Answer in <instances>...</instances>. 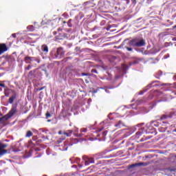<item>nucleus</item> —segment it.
Segmentation results:
<instances>
[{
  "label": "nucleus",
  "mask_w": 176,
  "mask_h": 176,
  "mask_svg": "<svg viewBox=\"0 0 176 176\" xmlns=\"http://www.w3.org/2000/svg\"><path fill=\"white\" fill-rule=\"evenodd\" d=\"M0 87H5V84L0 83Z\"/></svg>",
  "instance_id": "7c9ffc66"
},
{
  "label": "nucleus",
  "mask_w": 176,
  "mask_h": 176,
  "mask_svg": "<svg viewBox=\"0 0 176 176\" xmlns=\"http://www.w3.org/2000/svg\"><path fill=\"white\" fill-rule=\"evenodd\" d=\"M67 58H69V57Z\"/></svg>",
  "instance_id": "3c124183"
},
{
  "label": "nucleus",
  "mask_w": 176,
  "mask_h": 176,
  "mask_svg": "<svg viewBox=\"0 0 176 176\" xmlns=\"http://www.w3.org/2000/svg\"><path fill=\"white\" fill-rule=\"evenodd\" d=\"M133 3H135V0H131Z\"/></svg>",
  "instance_id": "e433bc0d"
},
{
  "label": "nucleus",
  "mask_w": 176,
  "mask_h": 176,
  "mask_svg": "<svg viewBox=\"0 0 176 176\" xmlns=\"http://www.w3.org/2000/svg\"><path fill=\"white\" fill-rule=\"evenodd\" d=\"M175 131H176V129H175Z\"/></svg>",
  "instance_id": "603ef678"
},
{
  "label": "nucleus",
  "mask_w": 176,
  "mask_h": 176,
  "mask_svg": "<svg viewBox=\"0 0 176 176\" xmlns=\"http://www.w3.org/2000/svg\"><path fill=\"white\" fill-rule=\"evenodd\" d=\"M12 38H16V34H12Z\"/></svg>",
  "instance_id": "2f4dec72"
},
{
  "label": "nucleus",
  "mask_w": 176,
  "mask_h": 176,
  "mask_svg": "<svg viewBox=\"0 0 176 176\" xmlns=\"http://www.w3.org/2000/svg\"><path fill=\"white\" fill-rule=\"evenodd\" d=\"M34 143H32V141H31V140L28 142V146H31V145H32Z\"/></svg>",
  "instance_id": "c85d7f7f"
},
{
  "label": "nucleus",
  "mask_w": 176,
  "mask_h": 176,
  "mask_svg": "<svg viewBox=\"0 0 176 176\" xmlns=\"http://www.w3.org/2000/svg\"><path fill=\"white\" fill-rule=\"evenodd\" d=\"M174 116V112H169L166 114L161 116L160 120H166V119L171 118Z\"/></svg>",
  "instance_id": "0eeeda50"
},
{
  "label": "nucleus",
  "mask_w": 176,
  "mask_h": 176,
  "mask_svg": "<svg viewBox=\"0 0 176 176\" xmlns=\"http://www.w3.org/2000/svg\"><path fill=\"white\" fill-rule=\"evenodd\" d=\"M114 126L115 127H116V129H122V127L124 126V124L122 120H120L117 123H116Z\"/></svg>",
  "instance_id": "9b49d317"
},
{
  "label": "nucleus",
  "mask_w": 176,
  "mask_h": 176,
  "mask_svg": "<svg viewBox=\"0 0 176 176\" xmlns=\"http://www.w3.org/2000/svg\"><path fill=\"white\" fill-rule=\"evenodd\" d=\"M86 83H89V81H87V80H85Z\"/></svg>",
  "instance_id": "79ce46f5"
},
{
  "label": "nucleus",
  "mask_w": 176,
  "mask_h": 176,
  "mask_svg": "<svg viewBox=\"0 0 176 176\" xmlns=\"http://www.w3.org/2000/svg\"><path fill=\"white\" fill-rule=\"evenodd\" d=\"M14 113H16V109H12L10 110V111L9 112L8 114L3 116V117L6 120H8L10 119V118H12V116H13V115H14Z\"/></svg>",
  "instance_id": "6e6552de"
},
{
  "label": "nucleus",
  "mask_w": 176,
  "mask_h": 176,
  "mask_svg": "<svg viewBox=\"0 0 176 176\" xmlns=\"http://www.w3.org/2000/svg\"><path fill=\"white\" fill-rule=\"evenodd\" d=\"M125 47L128 50V52H133V48L129 47Z\"/></svg>",
  "instance_id": "cd10ccee"
},
{
  "label": "nucleus",
  "mask_w": 176,
  "mask_h": 176,
  "mask_svg": "<svg viewBox=\"0 0 176 176\" xmlns=\"http://www.w3.org/2000/svg\"><path fill=\"white\" fill-rule=\"evenodd\" d=\"M5 52H8V46L5 43H0V56Z\"/></svg>",
  "instance_id": "1a4fd4ad"
},
{
  "label": "nucleus",
  "mask_w": 176,
  "mask_h": 176,
  "mask_svg": "<svg viewBox=\"0 0 176 176\" xmlns=\"http://www.w3.org/2000/svg\"><path fill=\"white\" fill-rule=\"evenodd\" d=\"M94 93H97V91H94Z\"/></svg>",
  "instance_id": "a18cd8bd"
},
{
  "label": "nucleus",
  "mask_w": 176,
  "mask_h": 176,
  "mask_svg": "<svg viewBox=\"0 0 176 176\" xmlns=\"http://www.w3.org/2000/svg\"><path fill=\"white\" fill-rule=\"evenodd\" d=\"M148 155H146V156H145V158H146V159H148Z\"/></svg>",
  "instance_id": "ea45409f"
},
{
  "label": "nucleus",
  "mask_w": 176,
  "mask_h": 176,
  "mask_svg": "<svg viewBox=\"0 0 176 176\" xmlns=\"http://www.w3.org/2000/svg\"><path fill=\"white\" fill-rule=\"evenodd\" d=\"M14 100H16V95H14L9 98V103L12 104Z\"/></svg>",
  "instance_id": "dca6fc26"
},
{
  "label": "nucleus",
  "mask_w": 176,
  "mask_h": 176,
  "mask_svg": "<svg viewBox=\"0 0 176 176\" xmlns=\"http://www.w3.org/2000/svg\"><path fill=\"white\" fill-rule=\"evenodd\" d=\"M176 93L172 91H170L168 94V98L173 100V98H175Z\"/></svg>",
  "instance_id": "f8f14e48"
},
{
  "label": "nucleus",
  "mask_w": 176,
  "mask_h": 176,
  "mask_svg": "<svg viewBox=\"0 0 176 176\" xmlns=\"http://www.w3.org/2000/svg\"><path fill=\"white\" fill-rule=\"evenodd\" d=\"M62 140H65V138H62Z\"/></svg>",
  "instance_id": "09e8293b"
},
{
  "label": "nucleus",
  "mask_w": 176,
  "mask_h": 176,
  "mask_svg": "<svg viewBox=\"0 0 176 176\" xmlns=\"http://www.w3.org/2000/svg\"><path fill=\"white\" fill-rule=\"evenodd\" d=\"M83 160H85V166H89V164H94V158L89 157H82Z\"/></svg>",
  "instance_id": "423d86ee"
},
{
  "label": "nucleus",
  "mask_w": 176,
  "mask_h": 176,
  "mask_svg": "<svg viewBox=\"0 0 176 176\" xmlns=\"http://www.w3.org/2000/svg\"><path fill=\"white\" fill-rule=\"evenodd\" d=\"M175 157H176V155H175Z\"/></svg>",
  "instance_id": "5fc2aeb1"
},
{
  "label": "nucleus",
  "mask_w": 176,
  "mask_h": 176,
  "mask_svg": "<svg viewBox=\"0 0 176 176\" xmlns=\"http://www.w3.org/2000/svg\"><path fill=\"white\" fill-rule=\"evenodd\" d=\"M74 141H75L76 142H78V139L75 138L74 139Z\"/></svg>",
  "instance_id": "f704fd0d"
},
{
  "label": "nucleus",
  "mask_w": 176,
  "mask_h": 176,
  "mask_svg": "<svg viewBox=\"0 0 176 176\" xmlns=\"http://www.w3.org/2000/svg\"><path fill=\"white\" fill-rule=\"evenodd\" d=\"M43 89H45V87L38 88L37 90H38V91H41L43 90Z\"/></svg>",
  "instance_id": "c756f323"
},
{
  "label": "nucleus",
  "mask_w": 176,
  "mask_h": 176,
  "mask_svg": "<svg viewBox=\"0 0 176 176\" xmlns=\"http://www.w3.org/2000/svg\"><path fill=\"white\" fill-rule=\"evenodd\" d=\"M75 137H83V133H74Z\"/></svg>",
  "instance_id": "5701e85b"
},
{
  "label": "nucleus",
  "mask_w": 176,
  "mask_h": 176,
  "mask_svg": "<svg viewBox=\"0 0 176 176\" xmlns=\"http://www.w3.org/2000/svg\"><path fill=\"white\" fill-rule=\"evenodd\" d=\"M78 131H79V129L74 126L72 129L65 131L63 132V135H65L66 137H71L73 133H78Z\"/></svg>",
  "instance_id": "20e7f679"
},
{
  "label": "nucleus",
  "mask_w": 176,
  "mask_h": 176,
  "mask_svg": "<svg viewBox=\"0 0 176 176\" xmlns=\"http://www.w3.org/2000/svg\"><path fill=\"white\" fill-rule=\"evenodd\" d=\"M155 121H151V124H153V123H155Z\"/></svg>",
  "instance_id": "58836bf2"
},
{
  "label": "nucleus",
  "mask_w": 176,
  "mask_h": 176,
  "mask_svg": "<svg viewBox=\"0 0 176 176\" xmlns=\"http://www.w3.org/2000/svg\"><path fill=\"white\" fill-rule=\"evenodd\" d=\"M140 126H144V123H141V124H138V127H140Z\"/></svg>",
  "instance_id": "72a5a7b5"
},
{
  "label": "nucleus",
  "mask_w": 176,
  "mask_h": 176,
  "mask_svg": "<svg viewBox=\"0 0 176 176\" xmlns=\"http://www.w3.org/2000/svg\"><path fill=\"white\" fill-rule=\"evenodd\" d=\"M142 133H143V132H142V130H139L137 133H136V137H137V138H140V135H142Z\"/></svg>",
  "instance_id": "f3484780"
},
{
  "label": "nucleus",
  "mask_w": 176,
  "mask_h": 176,
  "mask_svg": "<svg viewBox=\"0 0 176 176\" xmlns=\"http://www.w3.org/2000/svg\"><path fill=\"white\" fill-rule=\"evenodd\" d=\"M155 127H159V124H154Z\"/></svg>",
  "instance_id": "c9c22d12"
},
{
  "label": "nucleus",
  "mask_w": 176,
  "mask_h": 176,
  "mask_svg": "<svg viewBox=\"0 0 176 176\" xmlns=\"http://www.w3.org/2000/svg\"><path fill=\"white\" fill-rule=\"evenodd\" d=\"M67 149H68V147H66V148L65 149V151H67Z\"/></svg>",
  "instance_id": "c03bdc74"
},
{
  "label": "nucleus",
  "mask_w": 176,
  "mask_h": 176,
  "mask_svg": "<svg viewBox=\"0 0 176 176\" xmlns=\"http://www.w3.org/2000/svg\"><path fill=\"white\" fill-rule=\"evenodd\" d=\"M5 122H6V120H5L3 116L0 118V127L1 126H2V124H3V123H5Z\"/></svg>",
  "instance_id": "6ab92c4d"
},
{
  "label": "nucleus",
  "mask_w": 176,
  "mask_h": 176,
  "mask_svg": "<svg viewBox=\"0 0 176 176\" xmlns=\"http://www.w3.org/2000/svg\"><path fill=\"white\" fill-rule=\"evenodd\" d=\"M140 94H142V93H141Z\"/></svg>",
  "instance_id": "864d4df0"
},
{
  "label": "nucleus",
  "mask_w": 176,
  "mask_h": 176,
  "mask_svg": "<svg viewBox=\"0 0 176 176\" xmlns=\"http://www.w3.org/2000/svg\"><path fill=\"white\" fill-rule=\"evenodd\" d=\"M161 75H163V72H161Z\"/></svg>",
  "instance_id": "49530a36"
},
{
  "label": "nucleus",
  "mask_w": 176,
  "mask_h": 176,
  "mask_svg": "<svg viewBox=\"0 0 176 176\" xmlns=\"http://www.w3.org/2000/svg\"><path fill=\"white\" fill-rule=\"evenodd\" d=\"M164 85H166V84H162V86H164Z\"/></svg>",
  "instance_id": "de8ad7c7"
},
{
  "label": "nucleus",
  "mask_w": 176,
  "mask_h": 176,
  "mask_svg": "<svg viewBox=\"0 0 176 176\" xmlns=\"http://www.w3.org/2000/svg\"><path fill=\"white\" fill-rule=\"evenodd\" d=\"M128 45L129 46H133V47H142V46H145L146 43L144 39L139 40L135 38L129 41Z\"/></svg>",
  "instance_id": "f257e3e1"
},
{
  "label": "nucleus",
  "mask_w": 176,
  "mask_h": 176,
  "mask_svg": "<svg viewBox=\"0 0 176 176\" xmlns=\"http://www.w3.org/2000/svg\"><path fill=\"white\" fill-rule=\"evenodd\" d=\"M82 76H89L90 74L89 73H82Z\"/></svg>",
  "instance_id": "bb28decb"
},
{
  "label": "nucleus",
  "mask_w": 176,
  "mask_h": 176,
  "mask_svg": "<svg viewBox=\"0 0 176 176\" xmlns=\"http://www.w3.org/2000/svg\"><path fill=\"white\" fill-rule=\"evenodd\" d=\"M41 50L43 53H45V54L49 53V47L45 44L41 46Z\"/></svg>",
  "instance_id": "ddd939ff"
},
{
  "label": "nucleus",
  "mask_w": 176,
  "mask_h": 176,
  "mask_svg": "<svg viewBox=\"0 0 176 176\" xmlns=\"http://www.w3.org/2000/svg\"><path fill=\"white\" fill-rule=\"evenodd\" d=\"M35 72L36 70H32L29 72V76H35Z\"/></svg>",
  "instance_id": "aec40b11"
},
{
  "label": "nucleus",
  "mask_w": 176,
  "mask_h": 176,
  "mask_svg": "<svg viewBox=\"0 0 176 176\" xmlns=\"http://www.w3.org/2000/svg\"><path fill=\"white\" fill-rule=\"evenodd\" d=\"M110 63H113L116 60V56H111L109 58Z\"/></svg>",
  "instance_id": "a211bd4d"
},
{
  "label": "nucleus",
  "mask_w": 176,
  "mask_h": 176,
  "mask_svg": "<svg viewBox=\"0 0 176 176\" xmlns=\"http://www.w3.org/2000/svg\"><path fill=\"white\" fill-rule=\"evenodd\" d=\"M45 116H46V118L47 119V118H50L52 116V114H50V113H49V112H47L45 113Z\"/></svg>",
  "instance_id": "393cba45"
},
{
  "label": "nucleus",
  "mask_w": 176,
  "mask_h": 176,
  "mask_svg": "<svg viewBox=\"0 0 176 176\" xmlns=\"http://www.w3.org/2000/svg\"><path fill=\"white\" fill-rule=\"evenodd\" d=\"M102 130V129H98V131H101Z\"/></svg>",
  "instance_id": "a19ab883"
},
{
  "label": "nucleus",
  "mask_w": 176,
  "mask_h": 176,
  "mask_svg": "<svg viewBox=\"0 0 176 176\" xmlns=\"http://www.w3.org/2000/svg\"><path fill=\"white\" fill-rule=\"evenodd\" d=\"M27 30L32 32V31H35V28L34 27V25H30L27 27Z\"/></svg>",
  "instance_id": "2eb2a0df"
},
{
  "label": "nucleus",
  "mask_w": 176,
  "mask_h": 176,
  "mask_svg": "<svg viewBox=\"0 0 176 176\" xmlns=\"http://www.w3.org/2000/svg\"><path fill=\"white\" fill-rule=\"evenodd\" d=\"M91 72L94 73V74H98V72L97 71V69H93Z\"/></svg>",
  "instance_id": "a878e982"
},
{
  "label": "nucleus",
  "mask_w": 176,
  "mask_h": 176,
  "mask_svg": "<svg viewBox=\"0 0 176 176\" xmlns=\"http://www.w3.org/2000/svg\"><path fill=\"white\" fill-rule=\"evenodd\" d=\"M173 28H176V25L173 27Z\"/></svg>",
  "instance_id": "8fccbe9b"
},
{
  "label": "nucleus",
  "mask_w": 176,
  "mask_h": 176,
  "mask_svg": "<svg viewBox=\"0 0 176 176\" xmlns=\"http://www.w3.org/2000/svg\"><path fill=\"white\" fill-rule=\"evenodd\" d=\"M5 148H8V144L0 143V157L8 153V150H5Z\"/></svg>",
  "instance_id": "39448f33"
},
{
  "label": "nucleus",
  "mask_w": 176,
  "mask_h": 176,
  "mask_svg": "<svg viewBox=\"0 0 176 176\" xmlns=\"http://www.w3.org/2000/svg\"><path fill=\"white\" fill-rule=\"evenodd\" d=\"M32 135H34V133H32V132L31 131H28L26 132L25 138H30L32 137Z\"/></svg>",
  "instance_id": "4468645a"
},
{
  "label": "nucleus",
  "mask_w": 176,
  "mask_h": 176,
  "mask_svg": "<svg viewBox=\"0 0 176 176\" xmlns=\"http://www.w3.org/2000/svg\"><path fill=\"white\" fill-rule=\"evenodd\" d=\"M32 140H33V141H35L36 138H35V137H33V138H32Z\"/></svg>",
  "instance_id": "4c0bfd02"
},
{
  "label": "nucleus",
  "mask_w": 176,
  "mask_h": 176,
  "mask_svg": "<svg viewBox=\"0 0 176 176\" xmlns=\"http://www.w3.org/2000/svg\"><path fill=\"white\" fill-rule=\"evenodd\" d=\"M80 133H87V128H82L80 129Z\"/></svg>",
  "instance_id": "4be33fe9"
},
{
  "label": "nucleus",
  "mask_w": 176,
  "mask_h": 176,
  "mask_svg": "<svg viewBox=\"0 0 176 176\" xmlns=\"http://www.w3.org/2000/svg\"><path fill=\"white\" fill-rule=\"evenodd\" d=\"M148 164H146L144 162H140V163H136V164H133L130 165V168H134V167H140L141 166H147Z\"/></svg>",
  "instance_id": "9d476101"
},
{
  "label": "nucleus",
  "mask_w": 176,
  "mask_h": 176,
  "mask_svg": "<svg viewBox=\"0 0 176 176\" xmlns=\"http://www.w3.org/2000/svg\"><path fill=\"white\" fill-rule=\"evenodd\" d=\"M58 134H59L60 135H61V134H63V131H59L58 132Z\"/></svg>",
  "instance_id": "473e14b6"
},
{
  "label": "nucleus",
  "mask_w": 176,
  "mask_h": 176,
  "mask_svg": "<svg viewBox=\"0 0 176 176\" xmlns=\"http://www.w3.org/2000/svg\"><path fill=\"white\" fill-rule=\"evenodd\" d=\"M47 122H52V120H48Z\"/></svg>",
  "instance_id": "37998d69"
},
{
  "label": "nucleus",
  "mask_w": 176,
  "mask_h": 176,
  "mask_svg": "<svg viewBox=\"0 0 176 176\" xmlns=\"http://www.w3.org/2000/svg\"><path fill=\"white\" fill-rule=\"evenodd\" d=\"M32 67H31V65H28V67H25V69L26 71H30V69H31Z\"/></svg>",
  "instance_id": "b1692460"
},
{
  "label": "nucleus",
  "mask_w": 176,
  "mask_h": 176,
  "mask_svg": "<svg viewBox=\"0 0 176 176\" xmlns=\"http://www.w3.org/2000/svg\"><path fill=\"white\" fill-rule=\"evenodd\" d=\"M24 61L26 64H32L33 61H36L38 64L41 63V60L36 57H31V56H25L24 58Z\"/></svg>",
  "instance_id": "f03ea898"
},
{
  "label": "nucleus",
  "mask_w": 176,
  "mask_h": 176,
  "mask_svg": "<svg viewBox=\"0 0 176 176\" xmlns=\"http://www.w3.org/2000/svg\"><path fill=\"white\" fill-rule=\"evenodd\" d=\"M107 134H108V131H104L102 133V138H103L104 139H105V137L107 136Z\"/></svg>",
  "instance_id": "412c9836"
},
{
  "label": "nucleus",
  "mask_w": 176,
  "mask_h": 176,
  "mask_svg": "<svg viewBox=\"0 0 176 176\" xmlns=\"http://www.w3.org/2000/svg\"><path fill=\"white\" fill-rule=\"evenodd\" d=\"M65 54V52H64V50L63 48L59 47L57 49L56 52L55 54V58H58L60 60V58H63Z\"/></svg>",
  "instance_id": "7ed1b4c3"
}]
</instances>
